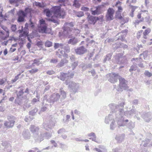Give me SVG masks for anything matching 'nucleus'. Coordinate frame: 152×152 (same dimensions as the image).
<instances>
[{
    "label": "nucleus",
    "mask_w": 152,
    "mask_h": 152,
    "mask_svg": "<svg viewBox=\"0 0 152 152\" xmlns=\"http://www.w3.org/2000/svg\"><path fill=\"white\" fill-rule=\"evenodd\" d=\"M124 102H122L118 105L114 104H110L109 106L112 110L113 113L112 114H110L105 117L104 121L105 123L108 124V118L110 121L112 120L113 121L115 119L118 127L124 126L125 124L123 118L124 113Z\"/></svg>",
    "instance_id": "1"
},
{
    "label": "nucleus",
    "mask_w": 152,
    "mask_h": 152,
    "mask_svg": "<svg viewBox=\"0 0 152 152\" xmlns=\"http://www.w3.org/2000/svg\"><path fill=\"white\" fill-rule=\"evenodd\" d=\"M39 128L38 126L34 125H31L29 128L31 132L33 134V137L35 141L40 142L43 141V138L42 135L41 134V132H40V133L39 134Z\"/></svg>",
    "instance_id": "2"
},
{
    "label": "nucleus",
    "mask_w": 152,
    "mask_h": 152,
    "mask_svg": "<svg viewBox=\"0 0 152 152\" xmlns=\"http://www.w3.org/2000/svg\"><path fill=\"white\" fill-rule=\"evenodd\" d=\"M62 6H57L52 8L53 14L56 17L58 18L64 19L65 15V13L64 10L61 9Z\"/></svg>",
    "instance_id": "3"
},
{
    "label": "nucleus",
    "mask_w": 152,
    "mask_h": 152,
    "mask_svg": "<svg viewBox=\"0 0 152 152\" xmlns=\"http://www.w3.org/2000/svg\"><path fill=\"white\" fill-rule=\"evenodd\" d=\"M65 83L66 85H69L68 86V88L70 89L71 92H73L74 93L77 92L80 88V85L79 84L71 81L69 80H66L65 82Z\"/></svg>",
    "instance_id": "4"
},
{
    "label": "nucleus",
    "mask_w": 152,
    "mask_h": 152,
    "mask_svg": "<svg viewBox=\"0 0 152 152\" xmlns=\"http://www.w3.org/2000/svg\"><path fill=\"white\" fill-rule=\"evenodd\" d=\"M119 84L117 88V90L119 92H122L124 90H128V87L127 85V82L122 77L119 78Z\"/></svg>",
    "instance_id": "5"
},
{
    "label": "nucleus",
    "mask_w": 152,
    "mask_h": 152,
    "mask_svg": "<svg viewBox=\"0 0 152 152\" xmlns=\"http://www.w3.org/2000/svg\"><path fill=\"white\" fill-rule=\"evenodd\" d=\"M103 18L104 16L103 15H101L98 17H95L89 15L88 16L87 19L90 24L94 25L98 20L102 21Z\"/></svg>",
    "instance_id": "6"
},
{
    "label": "nucleus",
    "mask_w": 152,
    "mask_h": 152,
    "mask_svg": "<svg viewBox=\"0 0 152 152\" xmlns=\"http://www.w3.org/2000/svg\"><path fill=\"white\" fill-rule=\"evenodd\" d=\"M9 121H5L4 125L5 127L10 128L12 127L15 122V117L13 116H8L7 117Z\"/></svg>",
    "instance_id": "7"
},
{
    "label": "nucleus",
    "mask_w": 152,
    "mask_h": 152,
    "mask_svg": "<svg viewBox=\"0 0 152 152\" xmlns=\"http://www.w3.org/2000/svg\"><path fill=\"white\" fill-rule=\"evenodd\" d=\"M96 9L93 10V8H91L90 10L91 11V14L94 15H99L102 13L104 11V7L102 5H99L96 7Z\"/></svg>",
    "instance_id": "8"
},
{
    "label": "nucleus",
    "mask_w": 152,
    "mask_h": 152,
    "mask_svg": "<svg viewBox=\"0 0 152 152\" xmlns=\"http://www.w3.org/2000/svg\"><path fill=\"white\" fill-rule=\"evenodd\" d=\"M60 98V95L59 94L54 93L52 94L48 99H47L48 102L49 103H52L53 104L54 102L58 101Z\"/></svg>",
    "instance_id": "9"
},
{
    "label": "nucleus",
    "mask_w": 152,
    "mask_h": 152,
    "mask_svg": "<svg viewBox=\"0 0 152 152\" xmlns=\"http://www.w3.org/2000/svg\"><path fill=\"white\" fill-rule=\"evenodd\" d=\"M114 10L111 8H109L107 10L105 18L107 21L112 20L114 19Z\"/></svg>",
    "instance_id": "10"
},
{
    "label": "nucleus",
    "mask_w": 152,
    "mask_h": 152,
    "mask_svg": "<svg viewBox=\"0 0 152 152\" xmlns=\"http://www.w3.org/2000/svg\"><path fill=\"white\" fill-rule=\"evenodd\" d=\"M55 122L51 120L48 123H44L42 125V128L45 130L49 131L53 128L55 126Z\"/></svg>",
    "instance_id": "11"
},
{
    "label": "nucleus",
    "mask_w": 152,
    "mask_h": 152,
    "mask_svg": "<svg viewBox=\"0 0 152 152\" xmlns=\"http://www.w3.org/2000/svg\"><path fill=\"white\" fill-rule=\"evenodd\" d=\"M18 18L17 21L18 22H23L25 19V18L27 16L26 13L24 11L20 10L18 13Z\"/></svg>",
    "instance_id": "12"
},
{
    "label": "nucleus",
    "mask_w": 152,
    "mask_h": 152,
    "mask_svg": "<svg viewBox=\"0 0 152 152\" xmlns=\"http://www.w3.org/2000/svg\"><path fill=\"white\" fill-rule=\"evenodd\" d=\"M110 78L109 81L112 83H114L118 81V80H119L120 77L119 76L118 74L113 73L110 74Z\"/></svg>",
    "instance_id": "13"
},
{
    "label": "nucleus",
    "mask_w": 152,
    "mask_h": 152,
    "mask_svg": "<svg viewBox=\"0 0 152 152\" xmlns=\"http://www.w3.org/2000/svg\"><path fill=\"white\" fill-rule=\"evenodd\" d=\"M75 53L77 55H82L87 52V49L83 46H80L75 49Z\"/></svg>",
    "instance_id": "14"
},
{
    "label": "nucleus",
    "mask_w": 152,
    "mask_h": 152,
    "mask_svg": "<svg viewBox=\"0 0 152 152\" xmlns=\"http://www.w3.org/2000/svg\"><path fill=\"white\" fill-rule=\"evenodd\" d=\"M124 116L125 115L128 117H132L134 114L136 115L137 113L140 114V112L137 111L136 109H132L131 110L126 112L124 111Z\"/></svg>",
    "instance_id": "15"
},
{
    "label": "nucleus",
    "mask_w": 152,
    "mask_h": 152,
    "mask_svg": "<svg viewBox=\"0 0 152 152\" xmlns=\"http://www.w3.org/2000/svg\"><path fill=\"white\" fill-rule=\"evenodd\" d=\"M141 117L146 122H149L152 118V114L151 113H144Z\"/></svg>",
    "instance_id": "16"
},
{
    "label": "nucleus",
    "mask_w": 152,
    "mask_h": 152,
    "mask_svg": "<svg viewBox=\"0 0 152 152\" xmlns=\"http://www.w3.org/2000/svg\"><path fill=\"white\" fill-rule=\"evenodd\" d=\"M63 29L64 35L68 38L71 37L72 35V29L70 28H63Z\"/></svg>",
    "instance_id": "17"
},
{
    "label": "nucleus",
    "mask_w": 152,
    "mask_h": 152,
    "mask_svg": "<svg viewBox=\"0 0 152 152\" xmlns=\"http://www.w3.org/2000/svg\"><path fill=\"white\" fill-rule=\"evenodd\" d=\"M48 102L46 97H44L43 102L42 103V107L41 109V111L42 112H44L46 111L47 108L49 106V104L46 102Z\"/></svg>",
    "instance_id": "18"
},
{
    "label": "nucleus",
    "mask_w": 152,
    "mask_h": 152,
    "mask_svg": "<svg viewBox=\"0 0 152 152\" xmlns=\"http://www.w3.org/2000/svg\"><path fill=\"white\" fill-rule=\"evenodd\" d=\"M70 38L67 41L68 44L75 45L78 42L77 39L74 37L71 36Z\"/></svg>",
    "instance_id": "19"
},
{
    "label": "nucleus",
    "mask_w": 152,
    "mask_h": 152,
    "mask_svg": "<svg viewBox=\"0 0 152 152\" xmlns=\"http://www.w3.org/2000/svg\"><path fill=\"white\" fill-rule=\"evenodd\" d=\"M69 74L67 73H64L63 72L60 73V75L59 76H57V77L58 78L60 79L62 81H64L67 79V78L69 76Z\"/></svg>",
    "instance_id": "20"
},
{
    "label": "nucleus",
    "mask_w": 152,
    "mask_h": 152,
    "mask_svg": "<svg viewBox=\"0 0 152 152\" xmlns=\"http://www.w3.org/2000/svg\"><path fill=\"white\" fill-rule=\"evenodd\" d=\"M121 56L122 54L121 53H118L117 54V57H119L117 58V57H116V58H115V59H116V61L118 64L124 63L126 61V60H125L124 61H121V60H122V58L121 57H119V56Z\"/></svg>",
    "instance_id": "21"
},
{
    "label": "nucleus",
    "mask_w": 152,
    "mask_h": 152,
    "mask_svg": "<svg viewBox=\"0 0 152 152\" xmlns=\"http://www.w3.org/2000/svg\"><path fill=\"white\" fill-rule=\"evenodd\" d=\"M23 97L22 98L16 97L15 101V104L17 105L22 106L23 103Z\"/></svg>",
    "instance_id": "22"
},
{
    "label": "nucleus",
    "mask_w": 152,
    "mask_h": 152,
    "mask_svg": "<svg viewBox=\"0 0 152 152\" xmlns=\"http://www.w3.org/2000/svg\"><path fill=\"white\" fill-rule=\"evenodd\" d=\"M43 12L48 17H51L53 14L52 8L50 9L48 8L44 9L43 10Z\"/></svg>",
    "instance_id": "23"
},
{
    "label": "nucleus",
    "mask_w": 152,
    "mask_h": 152,
    "mask_svg": "<svg viewBox=\"0 0 152 152\" xmlns=\"http://www.w3.org/2000/svg\"><path fill=\"white\" fill-rule=\"evenodd\" d=\"M68 62V61L66 58H63L62 59L60 62H59L56 66V67L58 68H60L63 66L64 64L67 63Z\"/></svg>",
    "instance_id": "24"
},
{
    "label": "nucleus",
    "mask_w": 152,
    "mask_h": 152,
    "mask_svg": "<svg viewBox=\"0 0 152 152\" xmlns=\"http://www.w3.org/2000/svg\"><path fill=\"white\" fill-rule=\"evenodd\" d=\"M59 93H60L61 96H60V101L61 102L63 100L65 99L66 97V93L63 89V88H61L59 90Z\"/></svg>",
    "instance_id": "25"
},
{
    "label": "nucleus",
    "mask_w": 152,
    "mask_h": 152,
    "mask_svg": "<svg viewBox=\"0 0 152 152\" xmlns=\"http://www.w3.org/2000/svg\"><path fill=\"white\" fill-rule=\"evenodd\" d=\"M39 32L42 33H46L47 30V25L39 26L38 27Z\"/></svg>",
    "instance_id": "26"
},
{
    "label": "nucleus",
    "mask_w": 152,
    "mask_h": 152,
    "mask_svg": "<svg viewBox=\"0 0 152 152\" xmlns=\"http://www.w3.org/2000/svg\"><path fill=\"white\" fill-rule=\"evenodd\" d=\"M61 49L63 50L65 53H68L70 52V48L68 44H63Z\"/></svg>",
    "instance_id": "27"
},
{
    "label": "nucleus",
    "mask_w": 152,
    "mask_h": 152,
    "mask_svg": "<svg viewBox=\"0 0 152 152\" xmlns=\"http://www.w3.org/2000/svg\"><path fill=\"white\" fill-rule=\"evenodd\" d=\"M23 137L26 140H28L30 138V134L28 131H24L22 133Z\"/></svg>",
    "instance_id": "28"
},
{
    "label": "nucleus",
    "mask_w": 152,
    "mask_h": 152,
    "mask_svg": "<svg viewBox=\"0 0 152 152\" xmlns=\"http://www.w3.org/2000/svg\"><path fill=\"white\" fill-rule=\"evenodd\" d=\"M41 134L43 137V140H44V137H45L46 139H48L51 138L52 136V133H49L46 132L44 133H42L41 132Z\"/></svg>",
    "instance_id": "29"
},
{
    "label": "nucleus",
    "mask_w": 152,
    "mask_h": 152,
    "mask_svg": "<svg viewBox=\"0 0 152 152\" xmlns=\"http://www.w3.org/2000/svg\"><path fill=\"white\" fill-rule=\"evenodd\" d=\"M74 12L75 15L78 17H81L84 15V13L82 11L77 12L74 10Z\"/></svg>",
    "instance_id": "30"
},
{
    "label": "nucleus",
    "mask_w": 152,
    "mask_h": 152,
    "mask_svg": "<svg viewBox=\"0 0 152 152\" xmlns=\"http://www.w3.org/2000/svg\"><path fill=\"white\" fill-rule=\"evenodd\" d=\"M73 23L72 22H66L64 23L63 28H70V27H73Z\"/></svg>",
    "instance_id": "31"
},
{
    "label": "nucleus",
    "mask_w": 152,
    "mask_h": 152,
    "mask_svg": "<svg viewBox=\"0 0 152 152\" xmlns=\"http://www.w3.org/2000/svg\"><path fill=\"white\" fill-rule=\"evenodd\" d=\"M24 93L23 91V89L22 88L20 89V90L18 92H16L17 97L22 98L23 97V95Z\"/></svg>",
    "instance_id": "32"
},
{
    "label": "nucleus",
    "mask_w": 152,
    "mask_h": 152,
    "mask_svg": "<svg viewBox=\"0 0 152 152\" xmlns=\"http://www.w3.org/2000/svg\"><path fill=\"white\" fill-rule=\"evenodd\" d=\"M124 134H122L120 136H117L115 137V139L118 142H121L124 139Z\"/></svg>",
    "instance_id": "33"
},
{
    "label": "nucleus",
    "mask_w": 152,
    "mask_h": 152,
    "mask_svg": "<svg viewBox=\"0 0 152 152\" xmlns=\"http://www.w3.org/2000/svg\"><path fill=\"white\" fill-rule=\"evenodd\" d=\"M80 4L79 3L78 0H74L73 1V6L77 8H79L80 6Z\"/></svg>",
    "instance_id": "34"
},
{
    "label": "nucleus",
    "mask_w": 152,
    "mask_h": 152,
    "mask_svg": "<svg viewBox=\"0 0 152 152\" xmlns=\"http://www.w3.org/2000/svg\"><path fill=\"white\" fill-rule=\"evenodd\" d=\"M112 53H110L107 54L103 60V62H105L107 61H109L111 58Z\"/></svg>",
    "instance_id": "35"
},
{
    "label": "nucleus",
    "mask_w": 152,
    "mask_h": 152,
    "mask_svg": "<svg viewBox=\"0 0 152 152\" xmlns=\"http://www.w3.org/2000/svg\"><path fill=\"white\" fill-rule=\"evenodd\" d=\"M38 109L36 107H35L33 110L29 112V114L32 116L34 115L37 112Z\"/></svg>",
    "instance_id": "36"
},
{
    "label": "nucleus",
    "mask_w": 152,
    "mask_h": 152,
    "mask_svg": "<svg viewBox=\"0 0 152 152\" xmlns=\"http://www.w3.org/2000/svg\"><path fill=\"white\" fill-rule=\"evenodd\" d=\"M63 45V44L62 43H55L54 46V49H56L59 48H60L61 49Z\"/></svg>",
    "instance_id": "37"
},
{
    "label": "nucleus",
    "mask_w": 152,
    "mask_h": 152,
    "mask_svg": "<svg viewBox=\"0 0 152 152\" xmlns=\"http://www.w3.org/2000/svg\"><path fill=\"white\" fill-rule=\"evenodd\" d=\"M113 47L114 50H116L118 48H121V43H116L113 44Z\"/></svg>",
    "instance_id": "38"
},
{
    "label": "nucleus",
    "mask_w": 152,
    "mask_h": 152,
    "mask_svg": "<svg viewBox=\"0 0 152 152\" xmlns=\"http://www.w3.org/2000/svg\"><path fill=\"white\" fill-rule=\"evenodd\" d=\"M53 43L48 40L45 42V45L46 47H50L52 46Z\"/></svg>",
    "instance_id": "39"
},
{
    "label": "nucleus",
    "mask_w": 152,
    "mask_h": 152,
    "mask_svg": "<svg viewBox=\"0 0 152 152\" xmlns=\"http://www.w3.org/2000/svg\"><path fill=\"white\" fill-rule=\"evenodd\" d=\"M113 121H112L110 125V129L112 130H114L115 127H116L115 120H113Z\"/></svg>",
    "instance_id": "40"
},
{
    "label": "nucleus",
    "mask_w": 152,
    "mask_h": 152,
    "mask_svg": "<svg viewBox=\"0 0 152 152\" xmlns=\"http://www.w3.org/2000/svg\"><path fill=\"white\" fill-rule=\"evenodd\" d=\"M33 63L31 65V66H34V64H36L37 66H39V59H35L33 60Z\"/></svg>",
    "instance_id": "41"
},
{
    "label": "nucleus",
    "mask_w": 152,
    "mask_h": 152,
    "mask_svg": "<svg viewBox=\"0 0 152 152\" xmlns=\"http://www.w3.org/2000/svg\"><path fill=\"white\" fill-rule=\"evenodd\" d=\"M150 142V140L148 139H146L145 141H142V144H143L144 147H146L148 146V144L149 142Z\"/></svg>",
    "instance_id": "42"
},
{
    "label": "nucleus",
    "mask_w": 152,
    "mask_h": 152,
    "mask_svg": "<svg viewBox=\"0 0 152 152\" xmlns=\"http://www.w3.org/2000/svg\"><path fill=\"white\" fill-rule=\"evenodd\" d=\"M32 11V9L27 7L25 8L24 12L26 13V15H27L28 13H31Z\"/></svg>",
    "instance_id": "43"
},
{
    "label": "nucleus",
    "mask_w": 152,
    "mask_h": 152,
    "mask_svg": "<svg viewBox=\"0 0 152 152\" xmlns=\"http://www.w3.org/2000/svg\"><path fill=\"white\" fill-rule=\"evenodd\" d=\"M68 0H58V2L61 3L60 5L61 6H65V2H66Z\"/></svg>",
    "instance_id": "44"
},
{
    "label": "nucleus",
    "mask_w": 152,
    "mask_h": 152,
    "mask_svg": "<svg viewBox=\"0 0 152 152\" xmlns=\"http://www.w3.org/2000/svg\"><path fill=\"white\" fill-rule=\"evenodd\" d=\"M114 39L113 38H108L105 41V42L106 43L108 42L110 43H111L114 41Z\"/></svg>",
    "instance_id": "45"
},
{
    "label": "nucleus",
    "mask_w": 152,
    "mask_h": 152,
    "mask_svg": "<svg viewBox=\"0 0 152 152\" xmlns=\"http://www.w3.org/2000/svg\"><path fill=\"white\" fill-rule=\"evenodd\" d=\"M11 29L12 31L15 32L17 29V26L15 24H12L11 25Z\"/></svg>",
    "instance_id": "46"
},
{
    "label": "nucleus",
    "mask_w": 152,
    "mask_h": 152,
    "mask_svg": "<svg viewBox=\"0 0 152 152\" xmlns=\"http://www.w3.org/2000/svg\"><path fill=\"white\" fill-rule=\"evenodd\" d=\"M144 74L146 76L150 77L152 76V73L149 72L148 71H145L144 72Z\"/></svg>",
    "instance_id": "47"
},
{
    "label": "nucleus",
    "mask_w": 152,
    "mask_h": 152,
    "mask_svg": "<svg viewBox=\"0 0 152 152\" xmlns=\"http://www.w3.org/2000/svg\"><path fill=\"white\" fill-rule=\"evenodd\" d=\"M78 65V61H75L72 64V66L73 68V69H74Z\"/></svg>",
    "instance_id": "48"
},
{
    "label": "nucleus",
    "mask_w": 152,
    "mask_h": 152,
    "mask_svg": "<svg viewBox=\"0 0 152 152\" xmlns=\"http://www.w3.org/2000/svg\"><path fill=\"white\" fill-rule=\"evenodd\" d=\"M28 36V33L27 32L24 31H23V33L22 34H20L19 35V37H22L24 36Z\"/></svg>",
    "instance_id": "49"
},
{
    "label": "nucleus",
    "mask_w": 152,
    "mask_h": 152,
    "mask_svg": "<svg viewBox=\"0 0 152 152\" xmlns=\"http://www.w3.org/2000/svg\"><path fill=\"white\" fill-rule=\"evenodd\" d=\"M151 31V29L149 28H148L146 29L144 32H143V35L145 36H146V35L148 34Z\"/></svg>",
    "instance_id": "50"
},
{
    "label": "nucleus",
    "mask_w": 152,
    "mask_h": 152,
    "mask_svg": "<svg viewBox=\"0 0 152 152\" xmlns=\"http://www.w3.org/2000/svg\"><path fill=\"white\" fill-rule=\"evenodd\" d=\"M137 67L136 65H132L131 66L129 71L130 72H132L133 71H135L137 69Z\"/></svg>",
    "instance_id": "51"
},
{
    "label": "nucleus",
    "mask_w": 152,
    "mask_h": 152,
    "mask_svg": "<svg viewBox=\"0 0 152 152\" xmlns=\"http://www.w3.org/2000/svg\"><path fill=\"white\" fill-rule=\"evenodd\" d=\"M38 71V69H33L31 70H29V72L31 74H34L37 72Z\"/></svg>",
    "instance_id": "52"
},
{
    "label": "nucleus",
    "mask_w": 152,
    "mask_h": 152,
    "mask_svg": "<svg viewBox=\"0 0 152 152\" xmlns=\"http://www.w3.org/2000/svg\"><path fill=\"white\" fill-rule=\"evenodd\" d=\"M134 60H135L137 62H141L142 61V59L140 57H139V58H133L132 59V61Z\"/></svg>",
    "instance_id": "53"
},
{
    "label": "nucleus",
    "mask_w": 152,
    "mask_h": 152,
    "mask_svg": "<svg viewBox=\"0 0 152 152\" xmlns=\"http://www.w3.org/2000/svg\"><path fill=\"white\" fill-rule=\"evenodd\" d=\"M70 60L71 61H75L76 60V58L75 57V56L73 55H71L69 56Z\"/></svg>",
    "instance_id": "54"
},
{
    "label": "nucleus",
    "mask_w": 152,
    "mask_h": 152,
    "mask_svg": "<svg viewBox=\"0 0 152 152\" xmlns=\"http://www.w3.org/2000/svg\"><path fill=\"white\" fill-rule=\"evenodd\" d=\"M143 18H142L140 20H136L135 21V22L134 23V24L137 25L138 24L140 23L141 22H142L143 20Z\"/></svg>",
    "instance_id": "55"
},
{
    "label": "nucleus",
    "mask_w": 152,
    "mask_h": 152,
    "mask_svg": "<svg viewBox=\"0 0 152 152\" xmlns=\"http://www.w3.org/2000/svg\"><path fill=\"white\" fill-rule=\"evenodd\" d=\"M126 35H121V37H120L118 39V40H121L122 41H124L125 36Z\"/></svg>",
    "instance_id": "56"
},
{
    "label": "nucleus",
    "mask_w": 152,
    "mask_h": 152,
    "mask_svg": "<svg viewBox=\"0 0 152 152\" xmlns=\"http://www.w3.org/2000/svg\"><path fill=\"white\" fill-rule=\"evenodd\" d=\"M21 74H18L17 75L15 76L14 79L12 80V83H14L17 80H18L19 78V76Z\"/></svg>",
    "instance_id": "57"
},
{
    "label": "nucleus",
    "mask_w": 152,
    "mask_h": 152,
    "mask_svg": "<svg viewBox=\"0 0 152 152\" xmlns=\"http://www.w3.org/2000/svg\"><path fill=\"white\" fill-rule=\"evenodd\" d=\"M39 99H37L36 98H34L31 101V103L33 104H34L35 103L38 102H39Z\"/></svg>",
    "instance_id": "58"
},
{
    "label": "nucleus",
    "mask_w": 152,
    "mask_h": 152,
    "mask_svg": "<svg viewBox=\"0 0 152 152\" xmlns=\"http://www.w3.org/2000/svg\"><path fill=\"white\" fill-rule=\"evenodd\" d=\"M46 25V24L45 23V20H44L42 19L40 20H39V26H41V25L42 26V25Z\"/></svg>",
    "instance_id": "59"
},
{
    "label": "nucleus",
    "mask_w": 152,
    "mask_h": 152,
    "mask_svg": "<svg viewBox=\"0 0 152 152\" xmlns=\"http://www.w3.org/2000/svg\"><path fill=\"white\" fill-rule=\"evenodd\" d=\"M7 81V79L5 78L1 79L0 80V85H2Z\"/></svg>",
    "instance_id": "60"
},
{
    "label": "nucleus",
    "mask_w": 152,
    "mask_h": 152,
    "mask_svg": "<svg viewBox=\"0 0 152 152\" xmlns=\"http://www.w3.org/2000/svg\"><path fill=\"white\" fill-rule=\"evenodd\" d=\"M88 72H91L92 76H94L96 75V73L94 69H93L91 71H88Z\"/></svg>",
    "instance_id": "61"
},
{
    "label": "nucleus",
    "mask_w": 152,
    "mask_h": 152,
    "mask_svg": "<svg viewBox=\"0 0 152 152\" xmlns=\"http://www.w3.org/2000/svg\"><path fill=\"white\" fill-rule=\"evenodd\" d=\"M128 46L124 44L123 43H121V48H123L124 49H126Z\"/></svg>",
    "instance_id": "62"
},
{
    "label": "nucleus",
    "mask_w": 152,
    "mask_h": 152,
    "mask_svg": "<svg viewBox=\"0 0 152 152\" xmlns=\"http://www.w3.org/2000/svg\"><path fill=\"white\" fill-rule=\"evenodd\" d=\"M29 21L30 22V23L28 24L29 26L31 27L32 28H33L34 27V23L31 21V20L30 19L29 20Z\"/></svg>",
    "instance_id": "63"
},
{
    "label": "nucleus",
    "mask_w": 152,
    "mask_h": 152,
    "mask_svg": "<svg viewBox=\"0 0 152 152\" xmlns=\"http://www.w3.org/2000/svg\"><path fill=\"white\" fill-rule=\"evenodd\" d=\"M55 72L53 70H49L46 72V73L49 75H52L54 74Z\"/></svg>",
    "instance_id": "64"
}]
</instances>
